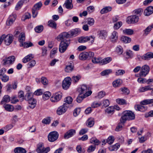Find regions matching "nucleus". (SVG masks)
Here are the masks:
<instances>
[{"instance_id":"obj_50","label":"nucleus","mask_w":153,"mask_h":153,"mask_svg":"<svg viewBox=\"0 0 153 153\" xmlns=\"http://www.w3.org/2000/svg\"><path fill=\"white\" fill-rule=\"evenodd\" d=\"M114 140V137L113 136H110L106 140V143L109 144H111L113 143Z\"/></svg>"},{"instance_id":"obj_19","label":"nucleus","mask_w":153,"mask_h":153,"mask_svg":"<svg viewBox=\"0 0 153 153\" xmlns=\"http://www.w3.org/2000/svg\"><path fill=\"white\" fill-rule=\"evenodd\" d=\"M142 59L144 60H149L150 59L153 58V53L148 52L141 56Z\"/></svg>"},{"instance_id":"obj_38","label":"nucleus","mask_w":153,"mask_h":153,"mask_svg":"<svg viewBox=\"0 0 153 153\" xmlns=\"http://www.w3.org/2000/svg\"><path fill=\"white\" fill-rule=\"evenodd\" d=\"M4 107L5 109L8 111H12L14 109L12 105L8 104L4 105Z\"/></svg>"},{"instance_id":"obj_15","label":"nucleus","mask_w":153,"mask_h":153,"mask_svg":"<svg viewBox=\"0 0 153 153\" xmlns=\"http://www.w3.org/2000/svg\"><path fill=\"white\" fill-rule=\"evenodd\" d=\"M15 60V56H10L7 58L4 59L3 60L4 64H13Z\"/></svg>"},{"instance_id":"obj_53","label":"nucleus","mask_w":153,"mask_h":153,"mask_svg":"<svg viewBox=\"0 0 153 153\" xmlns=\"http://www.w3.org/2000/svg\"><path fill=\"white\" fill-rule=\"evenodd\" d=\"M43 29V27L42 25H40L36 27L35 29L36 32L39 33L41 32Z\"/></svg>"},{"instance_id":"obj_4","label":"nucleus","mask_w":153,"mask_h":153,"mask_svg":"<svg viewBox=\"0 0 153 153\" xmlns=\"http://www.w3.org/2000/svg\"><path fill=\"white\" fill-rule=\"evenodd\" d=\"M150 70L149 67L147 65H145L141 67L139 73V76L140 77H145L149 72Z\"/></svg>"},{"instance_id":"obj_25","label":"nucleus","mask_w":153,"mask_h":153,"mask_svg":"<svg viewBox=\"0 0 153 153\" xmlns=\"http://www.w3.org/2000/svg\"><path fill=\"white\" fill-rule=\"evenodd\" d=\"M111 41L115 42L118 39V33L115 31L112 32L111 36Z\"/></svg>"},{"instance_id":"obj_57","label":"nucleus","mask_w":153,"mask_h":153,"mask_svg":"<svg viewBox=\"0 0 153 153\" xmlns=\"http://www.w3.org/2000/svg\"><path fill=\"white\" fill-rule=\"evenodd\" d=\"M18 97L19 98H21V101H23L24 100V92L23 91H20L18 93Z\"/></svg>"},{"instance_id":"obj_28","label":"nucleus","mask_w":153,"mask_h":153,"mask_svg":"<svg viewBox=\"0 0 153 153\" xmlns=\"http://www.w3.org/2000/svg\"><path fill=\"white\" fill-rule=\"evenodd\" d=\"M112 7L110 6L106 7L103 8L100 11V13L103 14L110 11L112 10Z\"/></svg>"},{"instance_id":"obj_13","label":"nucleus","mask_w":153,"mask_h":153,"mask_svg":"<svg viewBox=\"0 0 153 153\" xmlns=\"http://www.w3.org/2000/svg\"><path fill=\"white\" fill-rule=\"evenodd\" d=\"M68 107L65 105V104H63L58 108L56 111L57 114L59 115L63 114L66 112Z\"/></svg>"},{"instance_id":"obj_22","label":"nucleus","mask_w":153,"mask_h":153,"mask_svg":"<svg viewBox=\"0 0 153 153\" xmlns=\"http://www.w3.org/2000/svg\"><path fill=\"white\" fill-rule=\"evenodd\" d=\"M72 1V0H66L64 4V6H65L67 9H71L73 7Z\"/></svg>"},{"instance_id":"obj_7","label":"nucleus","mask_w":153,"mask_h":153,"mask_svg":"<svg viewBox=\"0 0 153 153\" xmlns=\"http://www.w3.org/2000/svg\"><path fill=\"white\" fill-rule=\"evenodd\" d=\"M50 150L49 147L45 148L42 143H39L37 146L36 152L38 153H47Z\"/></svg>"},{"instance_id":"obj_54","label":"nucleus","mask_w":153,"mask_h":153,"mask_svg":"<svg viewBox=\"0 0 153 153\" xmlns=\"http://www.w3.org/2000/svg\"><path fill=\"white\" fill-rule=\"evenodd\" d=\"M105 95V93L103 91H101L99 92L98 95L96 97L99 99H101L104 97Z\"/></svg>"},{"instance_id":"obj_6","label":"nucleus","mask_w":153,"mask_h":153,"mask_svg":"<svg viewBox=\"0 0 153 153\" xmlns=\"http://www.w3.org/2000/svg\"><path fill=\"white\" fill-rule=\"evenodd\" d=\"M79 92L80 94H84V97H86L90 95L92 93V91H88V87L86 85H82L79 90Z\"/></svg>"},{"instance_id":"obj_63","label":"nucleus","mask_w":153,"mask_h":153,"mask_svg":"<svg viewBox=\"0 0 153 153\" xmlns=\"http://www.w3.org/2000/svg\"><path fill=\"white\" fill-rule=\"evenodd\" d=\"M81 111L80 108H76L74 109L73 112V115L75 117L77 116L80 113Z\"/></svg>"},{"instance_id":"obj_55","label":"nucleus","mask_w":153,"mask_h":153,"mask_svg":"<svg viewBox=\"0 0 153 153\" xmlns=\"http://www.w3.org/2000/svg\"><path fill=\"white\" fill-rule=\"evenodd\" d=\"M116 102L117 103L122 105L126 104V101L123 99H117L116 100Z\"/></svg>"},{"instance_id":"obj_45","label":"nucleus","mask_w":153,"mask_h":153,"mask_svg":"<svg viewBox=\"0 0 153 153\" xmlns=\"http://www.w3.org/2000/svg\"><path fill=\"white\" fill-rule=\"evenodd\" d=\"M48 25L49 26L51 27L56 29V24L53 21L50 20L48 22Z\"/></svg>"},{"instance_id":"obj_23","label":"nucleus","mask_w":153,"mask_h":153,"mask_svg":"<svg viewBox=\"0 0 153 153\" xmlns=\"http://www.w3.org/2000/svg\"><path fill=\"white\" fill-rule=\"evenodd\" d=\"M105 113L109 116L113 114L114 112V108L113 106L108 107L105 110Z\"/></svg>"},{"instance_id":"obj_40","label":"nucleus","mask_w":153,"mask_h":153,"mask_svg":"<svg viewBox=\"0 0 153 153\" xmlns=\"http://www.w3.org/2000/svg\"><path fill=\"white\" fill-rule=\"evenodd\" d=\"M42 5V3L41 2H39L35 4L33 8L38 11L40 9Z\"/></svg>"},{"instance_id":"obj_16","label":"nucleus","mask_w":153,"mask_h":153,"mask_svg":"<svg viewBox=\"0 0 153 153\" xmlns=\"http://www.w3.org/2000/svg\"><path fill=\"white\" fill-rule=\"evenodd\" d=\"M16 17V14H12L10 16L7 20L6 24L7 25L9 26L11 25L15 21Z\"/></svg>"},{"instance_id":"obj_9","label":"nucleus","mask_w":153,"mask_h":153,"mask_svg":"<svg viewBox=\"0 0 153 153\" xmlns=\"http://www.w3.org/2000/svg\"><path fill=\"white\" fill-rule=\"evenodd\" d=\"M62 96V94L61 92H57L52 95L50 98V100L52 102H57L61 100Z\"/></svg>"},{"instance_id":"obj_60","label":"nucleus","mask_w":153,"mask_h":153,"mask_svg":"<svg viewBox=\"0 0 153 153\" xmlns=\"http://www.w3.org/2000/svg\"><path fill=\"white\" fill-rule=\"evenodd\" d=\"M122 23L121 22H119L116 23L114 24V28L115 29H118L122 25Z\"/></svg>"},{"instance_id":"obj_52","label":"nucleus","mask_w":153,"mask_h":153,"mask_svg":"<svg viewBox=\"0 0 153 153\" xmlns=\"http://www.w3.org/2000/svg\"><path fill=\"white\" fill-rule=\"evenodd\" d=\"M116 51L119 54L121 55L123 52V48L121 46L119 45L117 47Z\"/></svg>"},{"instance_id":"obj_49","label":"nucleus","mask_w":153,"mask_h":153,"mask_svg":"<svg viewBox=\"0 0 153 153\" xmlns=\"http://www.w3.org/2000/svg\"><path fill=\"white\" fill-rule=\"evenodd\" d=\"M81 77L79 75L77 76H72L71 79V81L74 83H76L81 78Z\"/></svg>"},{"instance_id":"obj_34","label":"nucleus","mask_w":153,"mask_h":153,"mask_svg":"<svg viewBox=\"0 0 153 153\" xmlns=\"http://www.w3.org/2000/svg\"><path fill=\"white\" fill-rule=\"evenodd\" d=\"M0 76H1L0 78L3 82H7L9 80V76L5 74H0Z\"/></svg>"},{"instance_id":"obj_64","label":"nucleus","mask_w":153,"mask_h":153,"mask_svg":"<svg viewBox=\"0 0 153 153\" xmlns=\"http://www.w3.org/2000/svg\"><path fill=\"white\" fill-rule=\"evenodd\" d=\"M88 24L92 26L94 24V21L93 18H89L88 19Z\"/></svg>"},{"instance_id":"obj_37","label":"nucleus","mask_w":153,"mask_h":153,"mask_svg":"<svg viewBox=\"0 0 153 153\" xmlns=\"http://www.w3.org/2000/svg\"><path fill=\"white\" fill-rule=\"evenodd\" d=\"M10 100V96L8 95H5L3 97L1 101V103L4 104L5 102H8Z\"/></svg>"},{"instance_id":"obj_30","label":"nucleus","mask_w":153,"mask_h":153,"mask_svg":"<svg viewBox=\"0 0 153 153\" xmlns=\"http://www.w3.org/2000/svg\"><path fill=\"white\" fill-rule=\"evenodd\" d=\"M25 33H21L19 35L18 40L20 43H22L24 42L25 40Z\"/></svg>"},{"instance_id":"obj_5","label":"nucleus","mask_w":153,"mask_h":153,"mask_svg":"<svg viewBox=\"0 0 153 153\" xmlns=\"http://www.w3.org/2000/svg\"><path fill=\"white\" fill-rule=\"evenodd\" d=\"M59 134L57 132L54 131L50 132L48 136V139L49 142H53L58 138Z\"/></svg>"},{"instance_id":"obj_56","label":"nucleus","mask_w":153,"mask_h":153,"mask_svg":"<svg viewBox=\"0 0 153 153\" xmlns=\"http://www.w3.org/2000/svg\"><path fill=\"white\" fill-rule=\"evenodd\" d=\"M76 150L79 153H84V150L82 149L80 145H78L76 147Z\"/></svg>"},{"instance_id":"obj_36","label":"nucleus","mask_w":153,"mask_h":153,"mask_svg":"<svg viewBox=\"0 0 153 153\" xmlns=\"http://www.w3.org/2000/svg\"><path fill=\"white\" fill-rule=\"evenodd\" d=\"M33 58L32 54H29L26 56L22 60L23 63H26L30 61Z\"/></svg>"},{"instance_id":"obj_35","label":"nucleus","mask_w":153,"mask_h":153,"mask_svg":"<svg viewBox=\"0 0 153 153\" xmlns=\"http://www.w3.org/2000/svg\"><path fill=\"white\" fill-rule=\"evenodd\" d=\"M120 40L126 43H128L131 41V39L126 36H122Z\"/></svg>"},{"instance_id":"obj_59","label":"nucleus","mask_w":153,"mask_h":153,"mask_svg":"<svg viewBox=\"0 0 153 153\" xmlns=\"http://www.w3.org/2000/svg\"><path fill=\"white\" fill-rule=\"evenodd\" d=\"M96 149L95 145H92L90 146L87 149V152H91L94 151Z\"/></svg>"},{"instance_id":"obj_1","label":"nucleus","mask_w":153,"mask_h":153,"mask_svg":"<svg viewBox=\"0 0 153 153\" xmlns=\"http://www.w3.org/2000/svg\"><path fill=\"white\" fill-rule=\"evenodd\" d=\"M135 118V115L134 113L130 111H126L123 112L120 120L121 123H124L127 120H132Z\"/></svg>"},{"instance_id":"obj_58","label":"nucleus","mask_w":153,"mask_h":153,"mask_svg":"<svg viewBox=\"0 0 153 153\" xmlns=\"http://www.w3.org/2000/svg\"><path fill=\"white\" fill-rule=\"evenodd\" d=\"M23 4L21 1H19L16 5L15 7V9L16 10H18L20 9L23 5Z\"/></svg>"},{"instance_id":"obj_2","label":"nucleus","mask_w":153,"mask_h":153,"mask_svg":"<svg viewBox=\"0 0 153 153\" xmlns=\"http://www.w3.org/2000/svg\"><path fill=\"white\" fill-rule=\"evenodd\" d=\"M69 40H63L61 42L59 47V51L61 53H63L67 49L70 44Z\"/></svg>"},{"instance_id":"obj_27","label":"nucleus","mask_w":153,"mask_h":153,"mask_svg":"<svg viewBox=\"0 0 153 153\" xmlns=\"http://www.w3.org/2000/svg\"><path fill=\"white\" fill-rule=\"evenodd\" d=\"M112 60V59L110 57H107L103 59L101 58V61L100 65H102L107 64L110 62Z\"/></svg>"},{"instance_id":"obj_39","label":"nucleus","mask_w":153,"mask_h":153,"mask_svg":"<svg viewBox=\"0 0 153 153\" xmlns=\"http://www.w3.org/2000/svg\"><path fill=\"white\" fill-rule=\"evenodd\" d=\"M87 126L91 127L93 126L94 124V119L92 118H89L87 121Z\"/></svg>"},{"instance_id":"obj_17","label":"nucleus","mask_w":153,"mask_h":153,"mask_svg":"<svg viewBox=\"0 0 153 153\" xmlns=\"http://www.w3.org/2000/svg\"><path fill=\"white\" fill-rule=\"evenodd\" d=\"M4 42L7 45H9L12 42L13 39V36L12 35L8 34L4 38Z\"/></svg>"},{"instance_id":"obj_18","label":"nucleus","mask_w":153,"mask_h":153,"mask_svg":"<svg viewBox=\"0 0 153 153\" xmlns=\"http://www.w3.org/2000/svg\"><path fill=\"white\" fill-rule=\"evenodd\" d=\"M76 133V131L73 129H71L69 130L64 135V137L65 139L72 137Z\"/></svg>"},{"instance_id":"obj_3","label":"nucleus","mask_w":153,"mask_h":153,"mask_svg":"<svg viewBox=\"0 0 153 153\" xmlns=\"http://www.w3.org/2000/svg\"><path fill=\"white\" fill-rule=\"evenodd\" d=\"M94 56V53L92 52H83L79 55V58L81 60H85L87 59H89L93 57Z\"/></svg>"},{"instance_id":"obj_41","label":"nucleus","mask_w":153,"mask_h":153,"mask_svg":"<svg viewBox=\"0 0 153 153\" xmlns=\"http://www.w3.org/2000/svg\"><path fill=\"white\" fill-rule=\"evenodd\" d=\"M90 143H91L94 144V145H97L100 143L99 141L97 140L96 138L93 137H92L90 140Z\"/></svg>"},{"instance_id":"obj_62","label":"nucleus","mask_w":153,"mask_h":153,"mask_svg":"<svg viewBox=\"0 0 153 153\" xmlns=\"http://www.w3.org/2000/svg\"><path fill=\"white\" fill-rule=\"evenodd\" d=\"M101 103L98 102H94L91 104V107L93 108H96L98 107L101 105Z\"/></svg>"},{"instance_id":"obj_47","label":"nucleus","mask_w":153,"mask_h":153,"mask_svg":"<svg viewBox=\"0 0 153 153\" xmlns=\"http://www.w3.org/2000/svg\"><path fill=\"white\" fill-rule=\"evenodd\" d=\"M141 104L143 105H147L149 104H153V99H148L144 100L141 102Z\"/></svg>"},{"instance_id":"obj_20","label":"nucleus","mask_w":153,"mask_h":153,"mask_svg":"<svg viewBox=\"0 0 153 153\" xmlns=\"http://www.w3.org/2000/svg\"><path fill=\"white\" fill-rule=\"evenodd\" d=\"M142 102V101L140 102V104H141L140 105H136L135 106L134 108L136 110L142 112H144L147 110V107L143 105H143L141 103V102Z\"/></svg>"},{"instance_id":"obj_44","label":"nucleus","mask_w":153,"mask_h":153,"mask_svg":"<svg viewBox=\"0 0 153 153\" xmlns=\"http://www.w3.org/2000/svg\"><path fill=\"white\" fill-rule=\"evenodd\" d=\"M51 96V93L49 91L45 92L43 95V98L44 100H47L49 99Z\"/></svg>"},{"instance_id":"obj_48","label":"nucleus","mask_w":153,"mask_h":153,"mask_svg":"<svg viewBox=\"0 0 153 153\" xmlns=\"http://www.w3.org/2000/svg\"><path fill=\"white\" fill-rule=\"evenodd\" d=\"M92 62L94 63H99L100 65L101 61V58L100 57H94L92 60Z\"/></svg>"},{"instance_id":"obj_32","label":"nucleus","mask_w":153,"mask_h":153,"mask_svg":"<svg viewBox=\"0 0 153 153\" xmlns=\"http://www.w3.org/2000/svg\"><path fill=\"white\" fill-rule=\"evenodd\" d=\"M14 151L15 153H26V151L24 149L20 147L15 148Z\"/></svg>"},{"instance_id":"obj_14","label":"nucleus","mask_w":153,"mask_h":153,"mask_svg":"<svg viewBox=\"0 0 153 153\" xmlns=\"http://www.w3.org/2000/svg\"><path fill=\"white\" fill-rule=\"evenodd\" d=\"M94 36H90L81 37L79 38L78 42L80 43H83L85 42L88 41L90 40L91 39H92L91 41H94Z\"/></svg>"},{"instance_id":"obj_43","label":"nucleus","mask_w":153,"mask_h":153,"mask_svg":"<svg viewBox=\"0 0 153 153\" xmlns=\"http://www.w3.org/2000/svg\"><path fill=\"white\" fill-rule=\"evenodd\" d=\"M133 30L130 29H126L123 30L124 34L127 35H131L133 33Z\"/></svg>"},{"instance_id":"obj_31","label":"nucleus","mask_w":153,"mask_h":153,"mask_svg":"<svg viewBox=\"0 0 153 153\" xmlns=\"http://www.w3.org/2000/svg\"><path fill=\"white\" fill-rule=\"evenodd\" d=\"M36 100L33 98L28 101L29 106L31 108H33L36 106Z\"/></svg>"},{"instance_id":"obj_26","label":"nucleus","mask_w":153,"mask_h":153,"mask_svg":"<svg viewBox=\"0 0 153 153\" xmlns=\"http://www.w3.org/2000/svg\"><path fill=\"white\" fill-rule=\"evenodd\" d=\"M19 46L20 47H23L24 48H27L33 46V43L31 42H25L23 43H20Z\"/></svg>"},{"instance_id":"obj_8","label":"nucleus","mask_w":153,"mask_h":153,"mask_svg":"<svg viewBox=\"0 0 153 153\" xmlns=\"http://www.w3.org/2000/svg\"><path fill=\"white\" fill-rule=\"evenodd\" d=\"M71 79L70 77L65 78L62 82V88L65 90L68 89L71 84Z\"/></svg>"},{"instance_id":"obj_24","label":"nucleus","mask_w":153,"mask_h":153,"mask_svg":"<svg viewBox=\"0 0 153 153\" xmlns=\"http://www.w3.org/2000/svg\"><path fill=\"white\" fill-rule=\"evenodd\" d=\"M73 101L72 98L71 97H68L64 100V103L63 104H65L68 107H69V105L71 104Z\"/></svg>"},{"instance_id":"obj_61","label":"nucleus","mask_w":153,"mask_h":153,"mask_svg":"<svg viewBox=\"0 0 153 153\" xmlns=\"http://www.w3.org/2000/svg\"><path fill=\"white\" fill-rule=\"evenodd\" d=\"M36 62L34 60H32L27 64L29 68H32L36 64Z\"/></svg>"},{"instance_id":"obj_42","label":"nucleus","mask_w":153,"mask_h":153,"mask_svg":"<svg viewBox=\"0 0 153 153\" xmlns=\"http://www.w3.org/2000/svg\"><path fill=\"white\" fill-rule=\"evenodd\" d=\"M107 34L105 30H101L99 33V37L102 39H105L107 36Z\"/></svg>"},{"instance_id":"obj_33","label":"nucleus","mask_w":153,"mask_h":153,"mask_svg":"<svg viewBox=\"0 0 153 153\" xmlns=\"http://www.w3.org/2000/svg\"><path fill=\"white\" fill-rule=\"evenodd\" d=\"M33 98V95L31 93H27L24 97V99L26 101H29Z\"/></svg>"},{"instance_id":"obj_46","label":"nucleus","mask_w":153,"mask_h":153,"mask_svg":"<svg viewBox=\"0 0 153 153\" xmlns=\"http://www.w3.org/2000/svg\"><path fill=\"white\" fill-rule=\"evenodd\" d=\"M74 69V66L71 64L67 65L65 68V71L67 72H70Z\"/></svg>"},{"instance_id":"obj_10","label":"nucleus","mask_w":153,"mask_h":153,"mask_svg":"<svg viewBox=\"0 0 153 153\" xmlns=\"http://www.w3.org/2000/svg\"><path fill=\"white\" fill-rule=\"evenodd\" d=\"M69 38L75 37L80 33V30L79 29L75 28L73 29L68 32Z\"/></svg>"},{"instance_id":"obj_51","label":"nucleus","mask_w":153,"mask_h":153,"mask_svg":"<svg viewBox=\"0 0 153 153\" xmlns=\"http://www.w3.org/2000/svg\"><path fill=\"white\" fill-rule=\"evenodd\" d=\"M112 72L111 69H107L105 70L101 73V74L102 76L108 75Z\"/></svg>"},{"instance_id":"obj_11","label":"nucleus","mask_w":153,"mask_h":153,"mask_svg":"<svg viewBox=\"0 0 153 153\" xmlns=\"http://www.w3.org/2000/svg\"><path fill=\"white\" fill-rule=\"evenodd\" d=\"M139 19L137 16L134 15L128 17L126 21L128 24H133L137 22Z\"/></svg>"},{"instance_id":"obj_12","label":"nucleus","mask_w":153,"mask_h":153,"mask_svg":"<svg viewBox=\"0 0 153 153\" xmlns=\"http://www.w3.org/2000/svg\"><path fill=\"white\" fill-rule=\"evenodd\" d=\"M69 36L68 32H63L59 35L57 37V39L58 41H62L63 40H69V39H66L68 38Z\"/></svg>"},{"instance_id":"obj_29","label":"nucleus","mask_w":153,"mask_h":153,"mask_svg":"<svg viewBox=\"0 0 153 153\" xmlns=\"http://www.w3.org/2000/svg\"><path fill=\"white\" fill-rule=\"evenodd\" d=\"M122 83V80L120 79H118L113 82V85L114 87H117L120 86Z\"/></svg>"},{"instance_id":"obj_21","label":"nucleus","mask_w":153,"mask_h":153,"mask_svg":"<svg viewBox=\"0 0 153 153\" xmlns=\"http://www.w3.org/2000/svg\"><path fill=\"white\" fill-rule=\"evenodd\" d=\"M153 13V7L149 6L144 10V14L146 16H149Z\"/></svg>"}]
</instances>
